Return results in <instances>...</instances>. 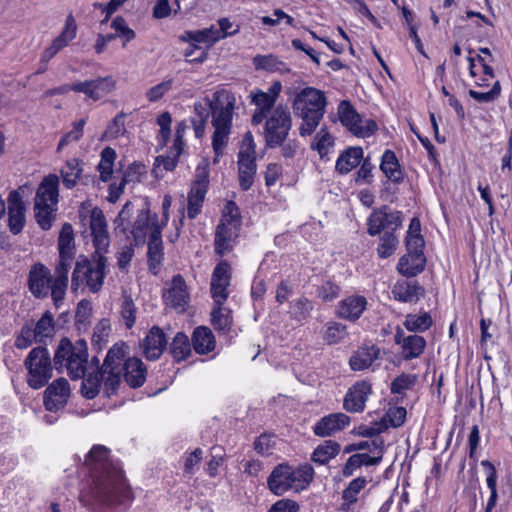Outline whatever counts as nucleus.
Instances as JSON below:
<instances>
[{
    "label": "nucleus",
    "instance_id": "nucleus-1",
    "mask_svg": "<svg viewBox=\"0 0 512 512\" xmlns=\"http://www.w3.org/2000/svg\"><path fill=\"white\" fill-rule=\"evenodd\" d=\"M84 465L90 470L92 484L80 495L82 504L93 509L95 505L112 507L133 500V494L118 463L110 459V449L93 445Z\"/></svg>",
    "mask_w": 512,
    "mask_h": 512
},
{
    "label": "nucleus",
    "instance_id": "nucleus-2",
    "mask_svg": "<svg viewBox=\"0 0 512 512\" xmlns=\"http://www.w3.org/2000/svg\"><path fill=\"white\" fill-rule=\"evenodd\" d=\"M327 106L325 93L314 87L301 89L294 97L292 108L296 117L302 119L299 134L310 136L322 120Z\"/></svg>",
    "mask_w": 512,
    "mask_h": 512
},
{
    "label": "nucleus",
    "instance_id": "nucleus-3",
    "mask_svg": "<svg viewBox=\"0 0 512 512\" xmlns=\"http://www.w3.org/2000/svg\"><path fill=\"white\" fill-rule=\"evenodd\" d=\"M58 198L59 178L56 174H49L36 190L33 208L36 223L44 231L50 230L56 220Z\"/></svg>",
    "mask_w": 512,
    "mask_h": 512
},
{
    "label": "nucleus",
    "instance_id": "nucleus-4",
    "mask_svg": "<svg viewBox=\"0 0 512 512\" xmlns=\"http://www.w3.org/2000/svg\"><path fill=\"white\" fill-rule=\"evenodd\" d=\"M54 365L57 370L66 369L72 380H78L85 376L88 364V347L84 339L72 342L63 337L54 354Z\"/></svg>",
    "mask_w": 512,
    "mask_h": 512
},
{
    "label": "nucleus",
    "instance_id": "nucleus-5",
    "mask_svg": "<svg viewBox=\"0 0 512 512\" xmlns=\"http://www.w3.org/2000/svg\"><path fill=\"white\" fill-rule=\"evenodd\" d=\"M314 470L308 465L293 467L287 463L278 464L267 479L269 490L281 496L290 490L300 491L313 480Z\"/></svg>",
    "mask_w": 512,
    "mask_h": 512
},
{
    "label": "nucleus",
    "instance_id": "nucleus-6",
    "mask_svg": "<svg viewBox=\"0 0 512 512\" xmlns=\"http://www.w3.org/2000/svg\"><path fill=\"white\" fill-rule=\"evenodd\" d=\"M107 258L105 253L94 252L92 258L80 256L75 264L71 277V288L77 290L86 285L90 292L101 290L106 276Z\"/></svg>",
    "mask_w": 512,
    "mask_h": 512
},
{
    "label": "nucleus",
    "instance_id": "nucleus-7",
    "mask_svg": "<svg viewBox=\"0 0 512 512\" xmlns=\"http://www.w3.org/2000/svg\"><path fill=\"white\" fill-rule=\"evenodd\" d=\"M209 106L212 115L211 123L214 127L212 147L215 155L219 157L223 154V150L228 143L232 127L234 103L227 99V103L224 104L220 100L219 93H215L214 100L209 101Z\"/></svg>",
    "mask_w": 512,
    "mask_h": 512
},
{
    "label": "nucleus",
    "instance_id": "nucleus-8",
    "mask_svg": "<svg viewBox=\"0 0 512 512\" xmlns=\"http://www.w3.org/2000/svg\"><path fill=\"white\" fill-rule=\"evenodd\" d=\"M24 366L27 369V384L32 389L44 387L52 377V362L46 347L33 348L26 359Z\"/></svg>",
    "mask_w": 512,
    "mask_h": 512
},
{
    "label": "nucleus",
    "instance_id": "nucleus-9",
    "mask_svg": "<svg viewBox=\"0 0 512 512\" xmlns=\"http://www.w3.org/2000/svg\"><path fill=\"white\" fill-rule=\"evenodd\" d=\"M292 127V118L287 107L277 106L267 118L264 128L266 145L269 148L281 146Z\"/></svg>",
    "mask_w": 512,
    "mask_h": 512
},
{
    "label": "nucleus",
    "instance_id": "nucleus-10",
    "mask_svg": "<svg viewBox=\"0 0 512 512\" xmlns=\"http://www.w3.org/2000/svg\"><path fill=\"white\" fill-rule=\"evenodd\" d=\"M337 114L341 124L356 137H370L378 129L373 119H362L349 100H342L339 103Z\"/></svg>",
    "mask_w": 512,
    "mask_h": 512
},
{
    "label": "nucleus",
    "instance_id": "nucleus-11",
    "mask_svg": "<svg viewBox=\"0 0 512 512\" xmlns=\"http://www.w3.org/2000/svg\"><path fill=\"white\" fill-rule=\"evenodd\" d=\"M402 225V214L384 205L374 209L367 220V232L370 236L379 235L382 231L395 232Z\"/></svg>",
    "mask_w": 512,
    "mask_h": 512
},
{
    "label": "nucleus",
    "instance_id": "nucleus-12",
    "mask_svg": "<svg viewBox=\"0 0 512 512\" xmlns=\"http://www.w3.org/2000/svg\"><path fill=\"white\" fill-rule=\"evenodd\" d=\"M54 277L51 271L42 263L31 266L28 274V288L37 299L52 297Z\"/></svg>",
    "mask_w": 512,
    "mask_h": 512
},
{
    "label": "nucleus",
    "instance_id": "nucleus-13",
    "mask_svg": "<svg viewBox=\"0 0 512 512\" xmlns=\"http://www.w3.org/2000/svg\"><path fill=\"white\" fill-rule=\"evenodd\" d=\"M231 281V266L226 260L220 261L211 276V297L214 305H223L228 298V286Z\"/></svg>",
    "mask_w": 512,
    "mask_h": 512
},
{
    "label": "nucleus",
    "instance_id": "nucleus-14",
    "mask_svg": "<svg viewBox=\"0 0 512 512\" xmlns=\"http://www.w3.org/2000/svg\"><path fill=\"white\" fill-rule=\"evenodd\" d=\"M116 86L112 76L98 77L96 79L78 81L74 83V92L83 93L87 98L98 101L111 93Z\"/></svg>",
    "mask_w": 512,
    "mask_h": 512
},
{
    "label": "nucleus",
    "instance_id": "nucleus-15",
    "mask_svg": "<svg viewBox=\"0 0 512 512\" xmlns=\"http://www.w3.org/2000/svg\"><path fill=\"white\" fill-rule=\"evenodd\" d=\"M225 221L226 218L220 219V222L216 227L214 237V251L220 257L233 250L240 230L239 225H235L233 222L227 223Z\"/></svg>",
    "mask_w": 512,
    "mask_h": 512
},
{
    "label": "nucleus",
    "instance_id": "nucleus-16",
    "mask_svg": "<svg viewBox=\"0 0 512 512\" xmlns=\"http://www.w3.org/2000/svg\"><path fill=\"white\" fill-rule=\"evenodd\" d=\"M74 258L59 256V261L54 268L52 301L56 308H59L65 299L69 284L68 273Z\"/></svg>",
    "mask_w": 512,
    "mask_h": 512
},
{
    "label": "nucleus",
    "instance_id": "nucleus-17",
    "mask_svg": "<svg viewBox=\"0 0 512 512\" xmlns=\"http://www.w3.org/2000/svg\"><path fill=\"white\" fill-rule=\"evenodd\" d=\"M371 393L372 386L368 381H357L346 392L343 400V408L349 413L363 412Z\"/></svg>",
    "mask_w": 512,
    "mask_h": 512
},
{
    "label": "nucleus",
    "instance_id": "nucleus-18",
    "mask_svg": "<svg viewBox=\"0 0 512 512\" xmlns=\"http://www.w3.org/2000/svg\"><path fill=\"white\" fill-rule=\"evenodd\" d=\"M163 300L168 307L183 313L189 303V293L184 278L177 274L173 276L170 287L163 293Z\"/></svg>",
    "mask_w": 512,
    "mask_h": 512
},
{
    "label": "nucleus",
    "instance_id": "nucleus-19",
    "mask_svg": "<svg viewBox=\"0 0 512 512\" xmlns=\"http://www.w3.org/2000/svg\"><path fill=\"white\" fill-rule=\"evenodd\" d=\"M90 230L93 237L95 252L107 253L110 245V237L107 230V221L103 211L95 207L90 215Z\"/></svg>",
    "mask_w": 512,
    "mask_h": 512
},
{
    "label": "nucleus",
    "instance_id": "nucleus-20",
    "mask_svg": "<svg viewBox=\"0 0 512 512\" xmlns=\"http://www.w3.org/2000/svg\"><path fill=\"white\" fill-rule=\"evenodd\" d=\"M70 396V386L65 378L54 380L44 392V405L48 411L62 409Z\"/></svg>",
    "mask_w": 512,
    "mask_h": 512
},
{
    "label": "nucleus",
    "instance_id": "nucleus-21",
    "mask_svg": "<svg viewBox=\"0 0 512 512\" xmlns=\"http://www.w3.org/2000/svg\"><path fill=\"white\" fill-rule=\"evenodd\" d=\"M368 307V301L365 296L353 294L346 296L338 302L335 314L338 318L356 322Z\"/></svg>",
    "mask_w": 512,
    "mask_h": 512
},
{
    "label": "nucleus",
    "instance_id": "nucleus-22",
    "mask_svg": "<svg viewBox=\"0 0 512 512\" xmlns=\"http://www.w3.org/2000/svg\"><path fill=\"white\" fill-rule=\"evenodd\" d=\"M8 227L13 235H18L26 223V207L21 194L17 190L9 193L8 198Z\"/></svg>",
    "mask_w": 512,
    "mask_h": 512
},
{
    "label": "nucleus",
    "instance_id": "nucleus-23",
    "mask_svg": "<svg viewBox=\"0 0 512 512\" xmlns=\"http://www.w3.org/2000/svg\"><path fill=\"white\" fill-rule=\"evenodd\" d=\"M350 422L351 418L344 413H331L315 423L313 433L318 437H329L344 430Z\"/></svg>",
    "mask_w": 512,
    "mask_h": 512
},
{
    "label": "nucleus",
    "instance_id": "nucleus-24",
    "mask_svg": "<svg viewBox=\"0 0 512 512\" xmlns=\"http://www.w3.org/2000/svg\"><path fill=\"white\" fill-rule=\"evenodd\" d=\"M167 346L166 336L161 328L153 326L143 340V352L148 360H157Z\"/></svg>",
    "mask_w": 512,
    "mask_h": 512
},
{
    "label": "nucleus",
    "instance_id": "nucleus-25",
    "mask_svg": "<svg viewBox=\"0 0 512 512\" xmlns=\"http://www.w3.org/2000/svg\"><path fill=\"white\" fill-rule=\"evenodd\" d=\"M122 374L129 387L135 389L144 384L147 376V368L141 359L129 357L123 364Z\"/></svg>",
    "mask_w": 512,
    "mask_h": 512
},
{
    "label": "nucleus",
    "instance_id": "nucleus-26",
    "mask_svg": "<svg viewBox=\"0 0 512 512\" xmlns=\"http://www.w3.org/2000/svg\"><path fill=\"white\" fill-rule=\"evenodd\" d=\"M392 294L399 302L415 303L424 294V288L417 281H401L394 285Z\"/></svg>",
    "mask_w": 512,
    "mask_h": 512
},
{
    "label": "nucleus",
    "instance_id": "nucleus-27",
    "mask_svg": "<svg viewBox=\"0 0 512 512\" xmlns=\"http://www.w3.org/2000/svg\"><path fill=\"white\" fill-rule=\"evenodd\" d=\"M426 265V257L424 254L407 252L398 262L397 270L406 277H415L420 274Z\"/></svg>",
    "mask_w": 512,
    "mask_h": 512
},
{
    "label": "nucleus",
    "instance_id": "nucleus-28",
    "mask_svg": "<svg viewBox=\"0 0 512 512\" xmlns=\"http://www.w3.org/2000/svg\"><path fill=\"white\" fill-rule=\"evenodd\" d=\"M192 347L197 354L205 355L212 352L216 347V340L213 332L206 326H199L194 329Z\"/></svg>",
    "mask_w": 512,
    "mask_h": 512
},
{
    "label": "nucleus",
    "instance_id": "nucleus-29",
    "mask_svg": "<svg viewBox=\"0 0 512 512\" xmlns=\"http://www.w3.org/2000/svg\"><path fill=\"white\" fill-rule=\"evenodd\" d=\"M380 170L392 183L400 184L403 182V171L396 157V154L392 150L387 149L382 154Z\"/></svg>",
    "mask_w": 512,
    "mask_h": 512
},
{
    "label": "nucleus",
    "instance_id": "nucleus-30",
    "mask_svg": "<svg viewBox=\"0 0 512 512\" xmlns=\"http://www.w3.org/2000/svg\"><path fill=\"white\" fill-rule=\"evenodd\" d=\"M426 340L423 336L412 334L403 339L400 347V355L403 360L410 361L419 358L425 351Z\"/></svg>",
    "mask_w": 512,
    "mask_h": 512
},
{
    "label": "nucleus",
    "instance_id": "nucleus-31",
    "mask_svg": "<svg viewBox=\"0 0 512 512\" xmlns=\"http://www.w3.org/2000/svg\"><path fill=\"white\" fill-rule=\"evenodd\" d=\"M364 151L361 147H349L336 160L335 168L340 174H347L363 160Z\"/></svg>",
    "mask_w": 512,
    "mask_h": 512
},
{
    "label": "nucleus",
    "instance_id": "nucleus-32",
    "mask_svg": "<svg viewBox=\"0 0 512 512\" xmlns=\"http://www.w3.org/2000/svg\"><path fill=\"white\" fill-rule=\"evenodd\" d=\"M481 466L485 469L486 472V485L490 490V495L487 500L486 506L484 508V512H492L493 509L497 505L498 500V490H497V480L498 474L494 464L489 460H482Z\"/></svg>",
    "mask_w": 512,
    "mask_h": 512
},
{
    "label": "nucleus",
    "instance_id": "nucleus-33",
    "mask_svg": "<svg viewBox=\"0 0 512 512\" xmlns=\"http://www.w3.org/2000/svg\"><path fill=\"white\" fill-rule=\"evenodd\" d=\"M253 64L256 70H264L270 73L277 72L280 74H287L290 72L289 65L273 54L256 55L253 58Z\"/></svg>",
    "mask_w": 512,
    "mask_h": 512
},
{
    "label": "nucleus",
    "instance_id": "nucleus-34",
    "mask_svg": "<svg viewBox=\"0 0 512 512\" xmlns=\"http://www.w3.org/2000/svg\"><path fill=\"white\" fill-rule=\"evenodd\" d=\"M378 355L379 349L375 346L360 348L350 357V368L353 371L365 370L373 364Z\"/></svg>",
    "mask_w": 512,
    "mask_h": 512
},
{
    "label": "nucleus",
    "instance_id": "nucleus-35",
    "mask_svg": "<svg viewBox=\"0 0 512 512\" xmlns=\"http://www.w3.org/2000/svg\"><path fill=\"white\" fill-rule=\"evenodd\" d=\"M129 354V346L124 342L115 343L109 350L100 369L122 370Z\"/></svg>",
    "mask_w": 512,
    "mask_h": 512
},
{
    "label": "nucleus",
    "instance_id": "nucleus-36",
    "mask_svg": "<svg viewBox=\"0 0 512 512\" xmlns=\"http://www.w3.org/2000/svg\"><path fill=\"white\" fill-rule=\"evenodd\" d=\"M239 186L243 191L249 190L257 171L256 158L238 157Z\"/></svg>",
    "mask_w": 512,
    "mask_h": 512
},
{
    "label": "nucleus",
    "instance_id": "nucleus-37",
    "mask_svg": "<svg viewBox=\"0 0 512 512\" xmlns=\"http://www.w3.org/2000/svg\"><path fill=\"white\" fill-rule=\"evenodd\" d=\"M83 161L78 158L68 159L60 170L63 185L67 189L76 186L83 172Z\"/></svg>",
    "mask_w": 512,
    "mask_h": 512
},
{
    "label": "nucleus",
    "instance_id": "nucleus-38",
    "mask_svg": "<svg viewBox=\"0 0 512 512\" xmlns=\"http://www.w3.org/2000/svg\"><path fill=\"white\" fill-rule=\"evenodd\" d=\"M152 222L153 214L150 213L148 207L138 212L137 218L131 228V234L136 244L145 241L146 235L151 228Z\"/></svg>",
    "mask_w": 512,
    "mask_h": 512
},
{
    "label": "nucleus",
    "instance_id": "nucleus-39",
    "mask_svg": "<svg viewBox=\"0 0 512 512\" xmlns=\"http://www.w3.org/2000/svg\"><path fill=\"white\" fill-rule=\"evenodd\" d=\"M208 188L191 184L187 205V216L189 219H195L201 213Z\"/></svg>",
    "mask_w": 512,
    "mask_h": 512
},
{
    "label": "nucleus",
    "instance_id": "nucleus-40",
    "mask_svg": "<svg viewBox=\"0 0 512 512\" xmlns=\"http://www.w3.org/2000/svg\"><path fill=\"white\" fill-rule=\"evenodd\" d=\"M341 450L338 442L326 440L319 444L311 455V460L319 465L327 464L331 459L335 458Z\"/></svg>",
    "mask_w": 512,
    "mask_h": 512
},
{
    "label": "nucleus",
    "instance_id": "nucleus-41",
    "mask_svg": "<svg viewBox=\"0 0 512 512\" xmlns=\"http://www.w3.org/2000/svg\"><path fill=\"white\" fill-rule=\"evenodd\" d=\"M192 342L183 332H178L169 345V353L176 362L185 360L191 355Z\"/></svg>",
    "mask_w": 512,
    "mask_h": 512
},
{
    "label": "nucleus",
    "instance_id": "nucleus-42",
    "mask_svg": "<svg viewBox=\"0 0 512 512\" xmlns=\"http://www.w3.org/2000/svg\"><path fill=\"white\" fill-rule=\"evenodd\" d=\"M211 323L218 332L228 333L233 324L231 310L223 305H214L211 311Z\"/></svg>",
    "mask_w": 512,
    "mask_h": 512
},
{
    "label": "nucleus",
    "instance_id": "nucleus-43",
    "mask_svg": "<svg viewBox=\"0 0 512 512\" xmlns=\"http://www.w3.org/2000/svg\"><path fill=\"white\" fill-rule=\"evenodd\" d=\"M59 256L74 258L75 243L73 227L70 223H64L58 238Z\"/></svg>",
    "mask_w": 512,
    "mask_h": 512
},
{
    "label": "nucleus",
    "instance_id": "nucleus-44",
    "mask_svg": "<svg viewBox=\"0 0 512 512\" xmlns=\"http://www.w3.org/2000/svg\"><path fill=\"white\" fill-rule=\"evenodd\" d=\"M347 336V326L341 322L328 321L324 326L323 340L328 345L342 343Z\"/></svg>",
    "mask_w": 512,
    "mask_h": 512
},
{
    "label": "nucleus",
    "instance_id": "nucleus-45",
    "mask_svg": "<svg viewBox=\"0 0 512 512\" xmlns=\"http://www.w3.org/2000/svg\"><path fill=\"white\" fill-rule=\"evenodd\" d=\"M220 32H216V28L211 26L210 28H205L197 31H186L182 36V40L194 42V43H205V44H213L219 40H221Z\"/></svg>",
    "mask_w": 512,
    "mask_h": 512
},
{
    "label": "nucleus",
    "instance_id": "nucleus-46",
    "mask_svg": "<svg viewBox=\"0 0 512 512\" xmlns=\"http://www.w3.org/2000/svg\"><path fill=\"white\" fill-rule=\"evenodd\" d=\"M77 34V24L72 14L66 17L65 25L61 33L53 40V44L61 51L63 48L75 39Z\"/></svg>",
    "mask_w": 512,
    "mask_h": 512
},
{
    "label": "nucleus",
    "instance_id": "nucleus-47",
    "mask_svg": "<svg viewBox=\"0 0 512 512\" xmlns=\"http://www.w3.org/2000/svg\"><path fill=\"white\" fill-rule=\"evenodd\" d=\"M100 162L97 169L100 173V179L103 182H107L111 179L113 173L114 161L116 158V152L111 147H106L101 151Z\"/></svg>",
    "mask_w": 512,
    "mask_h": 512
},
{
    "label": "nucleus",
    "instance_id": "nucleus-48",
    "mask_svg": "<svg viewBox=\"0 0 512 512\" xmlns=\"http://www.w3.org/2000/svg\"><path fill=\"white\" fill-rule=\"evenodd\" d=\"M405 328L410 332H425L433 324L432 318L429 313L424 312L421 315L408 314L404 321Z\"/></svg>",
    "mask_w": 512,
    "mask_h": 512
},
{
    "label": "nucleus",
    "instance_id": "nucleus-49",
    "mask_svg": "<svg viewBox=\"0 0 512 512\" xmlns=\"http://www.w3.org/2000/svg\"><path fill=\"white\" fill-rule=\"evenodd\" d=\"M105 394L110 397L117 393L121 384L122 370L100 369Z\"/></svg>",
    "mask_w": 512,
    "mask_h": 512
},
{
    "label": "nucleus",
    "instance_id": "nucleus-50",
    "mask_svg": "<svg viewBox=\"0 0 512 512\" xmlns=\"http://www.w3.org/2000/svg\"><path fill=\"white\" fill-rule=\"evenodd\" d=\"M37 336V342L41 343L45 338L52 337L54 333V318L50 311H45L41 318L33 325Z\"/></svg>",
    "mask_w": 512,
    "mask_h": 512
},
{
    "label": "nucleus",
    "instance_id": "nucleus-51",
    "mask_svg": "<svg viewBox=\"0 0 512 512\" xmlns=\"http://www.w3.org/2000/svg\"><path fill=\"white\" fill-rule=\"evenodd\" d=\"M82 379L81 392L86 399H94L100 392L102 380L100 369L95 373L85 375Z\"/></svg>",
    "mask_w": 512,
    "mask_h": 512
},
{
    "label": "nucleus",
    "instance_id": "nucleus-52",
    "mask_svg": "<svg viewBox=\"0 0 512 512\" xmlns=\"http://www.w3.org/2000/svg\"><path fill=\"white\" fill-rule=\"evenodd\" d=\"M314 305L311 300L306 297L295 299L290 304V313L293 319L302 322L309 318Z\"/></svg>",
    "mask_w": 512,
    "mask_h": 512
},
{
    "label": "nucleus",
    "instance_id": "nucleus-53",
    "mask_svg": "<svg viewBox=\"0 0 512 512\" xmlns=\"http://www.w3.org/2000/svg\"><path fill=\"white\" fill-rule=\"evenodd\" d=\"M367 484L365 477H357L353 479L342 492V499L344 500L343 507L354 504L357 502V496L364 489Z\"/></svg>",
    "mask_w": 512,
    "mask_h": 512
},
{
    "label": "nucleus",
    "instance_id": "nucleus-54",
    "mask_svg": "<svg viewBox=\"0 0 512 512\" xmlns=\"http://www.w3.org/2000/svg\"><path fill=\"white\" fill-rule=\"evenodd\" d=\"M398 238L392 231H385L380 237V243L377 247V254L380 258L390 257L398 246Z\"/></svg>",
    "mask_w": 512,
    "mask_h": 512
},
{
    "label": "nucleus",
    "instance_id": "nucleus-55",
    "mask_svg": "<svg viewBox=\"0 0 512 512\" xmlns=\"http://www.w3.org/2000/svg\"><path fill=\"white\" fill-rule=\"evenodd\" d=\"M417 376L414 374L402 373L397 376L390 385L392 394L405 395L416 383Z\"/></svg>",
    "mask_w": 512,
    "mask_h": 512
},
{
    "label": "nucleus",
    "instance_id": "nucleus-56",
    "mask_svg": "<svg viewBox=\"0 0 512 512\" xmlns=\"http://www.w3.org/2000/svg\"><path fill=\"white\" fill-rule=\"evenodd\" d=\"M120 314L126 328L131 329L136 321V306L130 295H123Z\"/></svg>",
    "mask_w": 512,
    "mask_h": 512
},
{
    "label": "nucleus",
    "instance_id": "nucleus-57",
    "mask_svg": "<svg viewBox=\"0 0 512 512\" xmlns=\"http://www.w3.org/2000/svg\"><path fill=\"white\" fill-rule=\"evenodd\" d=\"M85 124H86V119H84V118L76 121L73 124V129L61 137L58 147H57V151L58 152L61 151L65 146H67L71 142L79 141L83 136Z\"/></svg>",
    "mask_w": 512,
    "mask_h": 512
},
{
    "label": "nucleus",
    "instance_id": "nucleus-58",
    "mask_svg": "<svg viewBox=\"0 0 512 512\" xmlns=\"http://www.w3.org/2000/svg\"><path fill=\"white\" fill-rule=\"evenodd\" d=\"M34 341L37 342V336L33 330V323H26L16 336L14 344L16 348L23 350L31 346Z\"/></svg>",
    "mask_w": 512,
    "mask_h": 512
},
{
    "label": "nucleus",
    "instance_id": "nucleus-59",
    "mask_svg": "<svg viewBox=\"0 0 512 512\" xmlns=\"http://www.w3.org/2000/svg\"><path fill=\"white\" fill-rule=\"evenodd\" d=\"M172 117L169 112H163L157 117V124L160 127L158 135V144L162 147L166 146L171 135Z\"/></svg>",
    "mask_w": 512,
    "mask_h": 512
},
{
    "label": "nucleus",
    "instance_id": "nucleus-60",
    "mask_svg": "<svg viewBox=\"0 0 512 512\" xmlns=\"http://www.w3.org/2000/svg\"><path fill=\"white\" fill-rule=\"evenodd\" d=\"M209 176L210 163L207 158H202L195 168L192 184L202 187H209Z\"/></svg>",
    "mask_w": 512,
    "mask_h": 512
},
{
    "label": "nucleus",
    "instance_id": "nucleus-61",
    "mask_svg": "<svg viewBox=\"0 0 512 512\" xmlns=\"http://www.w3.org/2000/svg\"><path fill=\"white\" fill-rule=\"evenodd\" d=\"M501 93V85L496 81L488 92H479L476 90H469V96L479 103H489L495 101Z\"/></svg>",
    "mask_w": 512,
    "mask_h": 512
},
{
    "label": "nucleus",
    "instance_id": "nucleus-62",
    "mask_svg": "<svg viewBox=\"0 0 512 512\" xmlns=\"http://www.w3.org/2000/svg\"><path fill=\"white\" fill-rule=\"evenodd\" d=\"M173 79L169 78L164 80L163 82L151 87L146 92V98L149 102H157L160 100L166 93H168L172 89Z\"/></svg>",
    "mask_w": 512,
    "mask_h": 512
},
{
    "label": "nucleus",
    "instance_id": "nucleus-63",
    "mask_svg": "<svg viewBox=\"0 0 512 512\" xmlns=\"http://www.w3.org/2000/svg\"><path fill=\"white\" fill-rule=\"evenodd\" d=\"M111 28L116 31V37L121 36L125 38L123 46L135 38V32L127 26L126 21L122 16H117L112 20Z\"/></svg>",
    "mask_w": 512,
    "mask_h": 512
},
{
    "label": "nucleus",
    "instance_id": "nucleus-64",
    "mask_svg": "<svg viewBox=\"0 0 512 512\" xmlns=\"http://www.w3.org/2000/svg\"><path fill=\"white\" fill-rule=\"evenodd\" d=\"M125 114L123 112L117 114L106 128L105 136L107 138H118L125 132Z\"/></svg>",
    "mask_w": 512,
    "mask_h": 512
}]
</instances>
